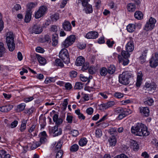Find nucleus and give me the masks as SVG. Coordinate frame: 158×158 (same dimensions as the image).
<instances>
[{
  "label": "nucleus",
  "mask_w": 158,
  "mask_h": 158,
  "mask_svg": "<svg viewBox=\"0 0 158 158\" xmlns=\"http://www.w3.org/2000/svg\"><path fill=\"white\" fill-rule=\"evenodd\" d=\"M126 51H123L121 52V55H118V59L119 63H121L124 66L127 65L129 63L128 58L130 57L129 52H132L134 48L133 40L130 38L126 46Z\"/></svg>",
  "instance_id": "1"
},
{
  "label": "nucleus",
  "mask_w": 158,
  "mask_h": 158,
  "mask_svg": "<svg viewBox=\"0 0 158 158\" xmlns=\"http://www.w3.org/2000/svg\"><path fill=\"white\" fill-rule=\"evenodd\" d=\"M131 133L134 135L140 136H147L150 134L147 127L144 124L138 123L131 128Z\"/></svg>",
  "instance_id": "2"
},
{
  "label": "nucleus",
  "mask_w": 158,
  "mask_h": 158,
  "mask_svg": "<svg viewBox=\"0 0 158 158\" xmlns=\"http://www.w3.org/2000/svg\"><path fill=\"white\" fill-rule=\"evenodd\" d=\"M116 114H118V118L121 120L131 113V111L129 109L123 108L121 107H118L114 110Z\"/></svg>",
  "instance_id": "3"
},
{
  "label": "nucleus",
  "mask_w": 158,
  "mask_h": 158,
  "mask_svg": "<svg viewBox=\"0 0 158 158\" xmlns=\"http://www.w3.org/2000/svg\"><path fill=\"white\" fill-rule=\"evenodd\" d=\"M6 42L9 50L10 51H13L15 48V44L14 35L12 32H10L7 34Z\"/></svg>",
  "instance_id": "4"
},
{
  "label": "nucleus",
  "mask_w": 158,
  "mask_h": 158,
  "mask_svg": "<svg viewBox=\"0 0 158 158\" xmlns=\"http://www.w3.org/2000/svg\"><path fill=\"white\" fill-rule=\"evenodd\" d=\"M132 76V74L127 71L123 73L119 76V81L120 83L125 85L128 84L129 79Z\"/></svg>",
  "instance_id": "5"
},
{
  "label": "nucleus",
  "mask_w": 158,
  "mask_h": 158,
  "mask_svg": "<svg viewBox=\"0 0 158 158\" xmlns=\"http://www.w3.org/2000/svg\"><path fill=\"white\" fill-rule=\"evenodd\" d=\"M59 56L64 62H65L67 64L69 62V53L66 49H62L60 52Z\"/></svg>",
  "instance_id": "6"
},
{
  "label": "nucleus",
  "mask_w": 158,
  "mask_h": 158,
  "mask_svg": "<svg viewBox=\"0 0 158 158\" xmlns=\"http://www.w3.org/2000/svg\"><path fill=\"white\" fill-rule=\"evenodd\" d=\"M156 22V19L151 17L149 21L146 23L144 28V30L147 31L152 30L155 27Z\"/></svg>",
  "instance_id": "7"
},
{
  "label": "nucleus",
  "mask_w": 158,
  "mask_h": 158,
  "mask_svg": "<svg viewBox=\"0 0 158 158\" xmlns=\"http://www.w3.org/2000/svg\"><path fill=\"white\" fill-rule=\"evenodd\" d=\"M90 0H78V2H81L82 6L86 7L85 9V12L87 14L91 13L93 12V8L91 5L88 4V2Z\"/></svg>",
  "instance_id": "8"
},
{
  "label": "nucleus",
  "mask_w": 158,
  "mask_h": 158,
  "mask_svg": "<svg viewBox=\"0 0 158 158\" xmlns=\"http://www.w3.org/2000/svg\"><path fill=\"white\" fill-rule=\"evenodd\" d=\"M75 37L71 35L68 37L62 43V45L64 48H67L71 45L75 41Z\"/></svg>",
  "instance_id": "9"
},
{
  "label": "nucleus",
  "mask_w": 158,
  "mask_h": 158,
  "mask_svg": "<svg viewBox=\"0 0 158 158\" xmlns=\"http://www.w3.org/2000/svg\"><path fill=\"white\" fill-rule=\"evenodd\" d=\"M47 8L46 6H40L38 10L35 13V18L39 19L43 16L46 12Z\"/></svg>",
  "instance_id": "10"
},
{
  "label": "nucleus",
  "mask_w": 158,
  "mask_h": 158,
  "mask_svg": "<svg viewBox=\"0 0 158 158\" xmlns=\"http://www.w3.org/2000/svg\"><path fill=\"white\" fill-rule=\"evenodd\" d=\"M150 66L152 68H155L158 65V53L155 52L150 60Z\"/></svg>",
  "instance_id": "11"
},
{
  "label": "nucleus",
  "mask_w": 158,
  "mask_h": 158,
  "mask_svg": "<svg viewBox=\"0 0 158 158\" xmlns=\"http://www.w3.org/2000/svg\"><path fill=\"white\" fill-rule=\"evenodd\" d=\"M115 104L114 101H110L101 104L99 106V109L101 110H104L113 106Z\"/></svg>",
  "instance_id": "12"
},
{
  "label": "nucleus",
  "mask_w": 158,
  "mask_h": 158,
  "mask_svg": "<svg viewBox=\"0 0 158 158\" xmlns=\"http://www.w3.org/2000/svg\"><path fill=\"white\" fill-rule=\"evenodd\" d=\"M50 132H52L53 134V136H58L62 134V130L60 128H58V126L55 125L51 130L49 131Z\"/></svg>",
  "instance_id": "13"
},
{
  "label": "nucleus",
  "mask_w": 158,
  "mask_h": 158,
  "mask_svg": "<svg viewBox=\"0 0 158 158\" xmlns=\"http://www.w3.org/2000/svg\"><path fill=\"white\" fill-rule=\"evenodd\" d=\"M140 113L144 116L147 117L149 115L150 110L147 107H141L139 108Z\"/></svg>",
  "instance_id": "14"
},
{
  "label": "nucleus",
  "mask_w": 158,
  "mask_h": 158,
  "mask_svg": "<svg viewBox=\"0 0 158 158\" xmlns=\"http://www.w3.org/2000/svg\"><path fill=\"white\" fill-rule=\"evenodd\" d=\"M98 33L95 31H91L88 32L85 37L88 39H95L98 36Z\"/></svg>",
  "instance_id": "15"
},
{
  "label": "nucleus",
  "mask_w": 158,
  "mask_h": 158,
  "mask_svg": "<svg viewBox=\"0 0 158 158\" xmlns=\"http://www.w3.org/2000/svg\"><path fill=\"white\" fill-rule=\"evenodd\" d=\"M59 115L57 114H55L53 117V120L55 123L56 125L58 126L61 124L63 122V119L60 118H59Z\"/></svg>",
  "instance_id": "16"
},
{
  "label": "nucleus",
  "mask_w": 158,
  "mask_h": 158,
  "mask_svg": "<svg viewBox=\"0 0 158 158\" xmlns=\"http://www.w3.org/2000/svg\"><path fill=\"white\" fill-rule=\"evenodd\" d=\"M43 31L41 27L39 25H34L32 27L31 30L32 33L39 34L40 33Z\"/></svg>",
  "instance_id": "17"
},
{
  "label": "nucleus",
  "mask_w": 158,
  "mask_h": 158,
  "mask_svg": "<svg viewBox=\"0 0 158 158\" xmlns=\"http://www.w3.org/2000/svg\"><path fill=\"white\" fill-rule=\"evenodd\" d=\"M62 27L64 30L66 31H70L72 29V26L70 22L66 20L63 23Z\"/></svg>",
  "instance_id": "18"
},
{
  "label": "nucleus",
  "mask_w": 158,
  "mask_h": 158,
  "mask_svg": "<svg viewBox=\"0 0 158 158\" xmlns=\"http://www.w3.org/2000/svg\"><path fill=\"white\" fill-rule=\"evenodd\" d=\"M13 108L12 105L8 104L0 107V110L3 112H6L11 110Z\"/></svg>",
  "instance_id": "19"
},
{
  "label": "nucleus",
  "mask_w": 158,
  "mask_h": 158,
  "mask_svg": "<svg viewBox=\"0 0 158 158\" xmlns=\"http://www.w3.org/2000/svg\"><path fill=\"white\" fill-rule=\"evenodd\" d=\"M85 62V58L82 56L78 57L75 62V64L77 66H82Z\"/></svg>",
  "instance_id": "20"
},
{
  "label": "nucleus",
  "mask_w": 158,
  "mask_h": 158,
  "mask_svg": "<svg viewBox=\"0 0 158 158\" xmlns=\"http://www.w3.org/2000/svg\"><path fill=\"white\" fill-rule=\"evenodd\" d=\"M6 49L5 48L3 43L0 42V57L4 56L6 53Z\"/></svg>",
  "instance_id": "21"
},
{
  "label": "nucleus",
  "mask_w": 158,
  "mask_h": 158,
  "mask_svg": "<svg viewBox=\"0 0 158 158\" xmlns=\"http://www.w3.org/2000/svg\"><path fill=\"white\" fill-rule=\"evenodd\" d=\"M39 136L40 137V141L43 144L46 141V138L47 137V135L45 131H44L41 132L39 135Z\"/></svg>",
  "instance_id": "22"
},
{
  "label": "nucleus",
  "mask_w": 158,
  "mask_h": 158,
  "mask_svg": "<svg viewBox=\"0 0 158 158\" xmlns=\"http://www.w3.org/2000/svg\"><path fill=\"white\" fill-rule=\"evenodd\" d=\"M130 147L134 150L139 149V146L137 142L134 140H131L130 141Z\"/></svg>",
  "instance_id": "23"
},
{
  "label": "nucleus",
  "mask_w": 158,
  "mask_h": 158,
  "mask_svg": "<svg viewBox=\"0 0 158 158\" xmlns=\"http://www.w3.org/2000/svg\"><path fill=\"white\" fill-rule=\"evenodd\" d=\"M127 8L129 12H132L135 11L136 6L135 4L133 3H130L127 5Z\"/></svg>",
  "instance_id": "24"
},
{
  "label": "nucleus",
  "mask_w": 158,
  "mask_h": 158,
  "mask_svg": "<svg viewBox=\"0 0 158 158\" xmlns=\"http://www.w3.org/2000/svg\"><path fill=\"white\" fill-rule=\"evenodd\" d=\"M108 141L109 142L110 146H114L117 142L115 136L114 135H112L109 138L108 140Z\"/></svg>",
  "instance_id": "25"
},
{
  "label": "nucleus",
  "mask_w": 158,
  "mask_h": 158,
  "mask_svg": "<svg viewBox=\"0 0 158 158\" xmlns=\"http://www.w3.org/2000/svg\"><path fill=\"white\" fill-rule=\"evenodd\" d=\"M144 101V103L146 105L151 106L154 102L153 99L150 97H147Z\"/></svg>",
  "instance_id": "26"
},
{
  "label": "nucleus",
  "mask_w": 158,
  "mask_h": 158,
  "mask_svg": "<svg viewBox=\"0 0 158 158\" xmlns=\"http://www.w3.org/2000/svg\"><path fill=\"white\" fill-rule=\"evenodd\" d=\"M35 56L38 61L40 64L44 65L46 64V60L44 58L41 57L38 54H36Z\"/></svg>",
  "instance_id": "27"
},
{
  "label": "nucleus",
  "mask_w": 158,
  "mask_h": 158,
  "mask_svg": "<svg viewBox=\"0 0 158 158\" xmlns=\"http://www.w3.org/2000/svg\"><path fill=\"white\" fill-rule=\"evenodd\" d=\"M31 13L32 12H30L27 10L26 11L24 19V21L26 23H28L30 21L31 17Z\"/></svg>",
  "instance_id": "28"
},
{
  "label": "nucleus",
  "mask_w": 158,
  "mask_h": 158,
  "mask_svg": "<svg viewBox=\"0 0 158 158\" xmlns=\"http://www.w3.org/2000/svg\"><path fill=\"white\" fill-rule=\"evenodd\" d=\"M136 25L134 24H130L127 26V29L129 32H132L135 30Z\"/></svg>",
  "instance_id": "29"
},
{
  "label": "nucleus",
  "mask_w": 158,
  "mask_h": 158,
  "mask_svg": "<svg viewBox=\"0 0 158 158\" xmlns=\"http://www.w3.org/2000/svg\"><path fill=\"white\" fill-rule=\"evenodd\" d=\"M58 35L57 34H54L52 35V45L55 46L57 45L58 43Z\"/></svg>",
  "instance_id": "30"
},
{
  "label": "nucleus",
  "mask_w": 158,
  "mask_h": 158,
  "mask_svg": "<svg viewBox=\"0 0 158 158\" xmlns=\"http://www.w3.org/2000/svg\"><path fill=\"white\" fill-rule=\"evenodd\" d=\"M115 70V67L113 65H111L108 67L107 71L108 73L110 74H113Z\"/></svg>",
  "instance_id": "31"
},
{
  "label": "nucleus",
  "mask_w": 158,
  "mask_h": 158,
  "mask_svg": "<svg viewBox=\"0 0 158 158\" xmlns=\"http://www.w3.org/2000/svg\"><path fill=\"white\" fill-rule=\"evenodd\" d=\"M37 5V3L36 2H30L28 3L27 5L28 8L27 10L30 12H31V9L35 7Z\"/></svg>",
  "instance_id": "32"
},
{
  "label": "nucleus",
  "mask_w": 158,
  "mask_h": 158,
  "mask_svg": "<svg viewBox=\"0 0 158 158\" xmlns=\"http://www.w3.org/2000/svg\"><path fill=\"white\" fill-rule=\"evenodd\" d=\"M134 16L136 19L139 20L143 19V15L141 12L137 11L135 13Z\"/></svg>",
  "instance_id": "33"
},
{
  "label": "nucleus",
  "mask_w": 158,
  "mask_h": 158,
  "mask_svg": "<svg viewBox=\"0 0 158 158\" xmlns=\"http://www.w3.org/2000/svg\"><path fill=\"white\" fill-rule=\"evenodd\" d=\"M75 113L78 115V117L79 119L84 120L85 118V117L84 115L80 112V110L78 109L75 110Z\"/></svg>",
  "instance_id": "34"
},
{
  "label": "nucleus",
  "mask_w": 158,
  "mask_h": 158,
  "mask_svg": "<svg viewBox=\"0 0 158 158\" xmlns=\"http://www.w3.org/2000/svg\"><path fill=\"white\" fill-rule=\"evenodd\" d=\"M100 73L101 76H105L108 73L107 69L105 67H102L100 69Z\"/></svg>",
  "instance_id": "35"
},
{
  "label": "nucleus",
  "mask_w": 158,
  "mask_h": 158,
  "mask_svg": "<svg viewBox=\"0 0 158 158\" xmlns=\"http://www.w3.org/2000/svg\"><path fill=\"white\" fill-rule=\"evenodd\" d=\"M87 142V140L86 138L81 139L79 142V144L81 146H83L86 145Z\"/></svg>",
  "instance_id": "36"
},
{
  "label": "nucleus",
  "mask_w": 158,
  "mask_h": 158,
  "mask_svg": "<svg viewBox=\"0 0 158 158\" xmlns=\"http://www.w3.org/2000/svg\"><path fill=\"white\" fill-rule=\"evenodd\" d=\"M55 64L56 66H60L61 68L63 67L64 66L62 61L59 59L55 60Z\"/></svg>",
  "instance_id": "37"
},
{
  "label": "nucleus",
  "mask_w": 158,
  "mask_h": 158,
  "mask_svg": "<svg viewBox=\"0 0 158 158\" xmlns=\"http://www.w3.org/2000/svg\"><path fill=\"white\" fill-rule=\"evenodd\" d=\"M52 21H56L59 19V14L58 13H55L51 16Z\"/></svg>",
  "instance_id": "38"
},
{
  "label": "nucleus",
  "mask_w": 158,
  "mask_h": 158,
  "mask_svg": "<svg viewBox=\"0 0 158 158\" xmlns=\"http://www.w3.org/2000/svg\"><path fill=\"white\" fill-rule=\"evenodd\" d=\"M79 149L78 145L76 144H74L71 146L70 148V151L71 152H76Z\"/></svg>",
  "instance_id": "39"
},
{
  "label": "nucleus",
  "mask_w": 158,
  "mask_h": 158,
  "mask_svg": "<svg viewBox=\"0 0 158 158\" xmlns=\"http://www.w3.org/2000/svg\"><path fill=\"white\" fill-rule=\"evenodd\" d=\"M26 106V105L25 103H21L18 106L17 108L19 111H21L24 109Z\"/></svg>",
  "instance_id": "40"
},
{
  "label": "nucleus",
  "mask_w": 158,
  "mask_h": 158,
  "mask_svg": "<svg viewBox=\"0 0 158 158\" xmlns=\"http://www.w3.org/2000/svg\"><path fill=\"white\" fill-rule=\"evenodd\" d=\"M74 88L75 89H80L83 88L82 84L81 83L77 82L75 83L74 87Z\"/></svg>",
  "instance_id": "41"
},
{
  "label": "nucleus",
  "mask_w": 158,
  "mask_h": 158,
  "mask_svg": "<svg viewBox=\"0 0 158 158\" xmlns=\"http://www.w3.org/2000/svg\"><path fill=\"white\" fill-rule=\"evenodd\" d=\"M26 124L27 121H23L22 122L20 128V130L21 132L23 131L26 129Z\"/></svg>",
  "instance_id": "42"
},
{
  "label": "nucleus",
  "mask_w": 158,
  "mask_h": 158,
  "mask_svg": "<svg viewBox=\"0 0 158 158\" xmlns=\"http://www.w3.org/2000/svg\"><path fill=\"white\" fill-rule=\"evenodd\" d=\"M77 73L76 71L72 70L69 72V76L71 78H75L77 75Z\"/></svg>",
  "instance_id": "43"
},
{
  "label": "nucleus",
  "mask_w": 158,
  "mask_h": 158,
  "mask_svg": "<svg viewBox=\"0 0 158 158\" xmlns=\"http://www.w3.org/2000/svg\"><path fill=\"white\" fill-rule=\"evenodd\" d=\"M80 77L81 80L83 82H86L87 81L88 82H89L90 81L88 77H85L83 74L80 75Z\"/></svg>",
  "instance_id": "44"
},
{
  "label": "nucleus",
  "mask_w": 158,
  "mask_h": 158,
  "mask_svg": "<svg viewBox=\"0 0 158 158\" xmlns=\"http://www.w3.org/2000/svg\"><path fill=\"white\" fill-rule=\"evenodd\" d=\"M57 151V152L56 155V158H61L63 153V151L62 150H60Z\"/></svg>",
  "instance_id": "45"
},
{
  "label": "nucleus",
  "mask_w": 158,
  "mask_h": 158,
  "mask_svg": "<svg viewBox=\"0 0 158 158\" xmlns=\"http://www.w3.org/2000/svg\"><path fill=\"white\" fill-rule=\"evenodd\" d=\"M83 66L82 68V70L84 71L87 69L89 67V63L88 62H86L84 63V64L82 65Z\"/></svg>",
  "instance_id": "46"
},
{
  "label": "nucleus",
  "mask_w": 158,
  "mask_h": 158,
  "mask_svg": "<svg viewBox=\"0 0 158 158\" xmlns=\"http://www.w3.org/2000/svg\"><path fill=\"white\" fill-rule=\"evenodd\" d=\"M114 96L116 98H120L123 97V94L120 92H115Z\"/></svg>",
  "instance_id": "47"
},
{
  "label": "nucleus",
  "mask_w": 158,
  "mask_h": 158,
  "mask_svg": "<svg viewBox=\"0 0 158 158\" xmlns=\"http://www.w3.org/2000/svg\"><path fill=\"white\" fill-rule=\"evenodd\" d=\"M66 120L67 121L68 123H72L73 120V116L71 115L67 114Z\"/></svg>",
  "instance_id": "48"
},
{
  "label": "nucleus",
  "mask_w": 158,
  "mask_h": 158,
  "mask_svg": "<svg viewBox=\"0 0 158 158\" xmlns=\"http://www.w3.org/2000/svg\"><path fill=\"white\" fill-rule=\"evenodd\" d=\"M116 129L115 127L110 128L108 130V132L110 135H114L116 132Z\"/></svg>",
  "instance_id": "49"
},
{
  "label": "nucleus",
  "mask_w": 158,
  "mask_h": 158,
  "mask_svg": "<svg viewBox=\"0 0 158 158\" xmlns=\"http://www.w3.org/2000/svg\"><path fill=\"white\" fill-rule=\"evenodd\" d=\"M95 135L97 137H100L102 135V131L100 129H97L95 131Z\"/></svg>",
  "instance_id": "50"
},
{
  "label": "nucleus",
  "mask_w": 158,
  "mask_h": 158,
  "mask_svg": "<svg viewBox=\"0 0 158 158\" xmlns=\"http://www.w3.org/2000/svg\"><path fill=\"white\" fill-rule=\"evenodd\" d=\"M4 27V23L2 19V15L0 13V31L3 29Z\"/></svg>",
  "instance_id": "51"
},
{
  "label": "nucleus",
  "mask_w": 158,
  "mask_h": 158,
  "mask_svg": "<svg viewBox=\"0 0 158 158\" xmlns=\"http://www.w3.org/2000/svg\"><path fill=\"white\" fill-rule=\"evenodd\" d=\"M61 142L60 141H59L55 147V150L56 151H58L59 149L60 150L61 148Z\"/></svg>",
  "instance_id": "52"
},
{
  "label": "nucleus",
  "mask_w": 158,
  "mask_h": 158,
  "mask_svg": "<svg viewBox=\"0 0 158 158\" xmlns=\"http://www.w3.org/2000/svg\"><path fill=\"white\" fill-rule=\"evenodd\" d=\"M106 44L109 47L111 48L113 44H114V41H111L110 40H108L106 42Z\"/></svg>",
  "instance_id": "53"
},
{
  "label": "nucleus",
  "mask_w": 158,
  "mask_h": 158,
  "mask_svg": "<svg viewBox=\"0 0 158 158\" xmlns=\"http://www.w3.org/2000/svg\"><path fill=\"white\" fill-rule=\"evenodd\" d=\"M70 134H71L73 136L76 137L78 135L79 132L77 130H73L71 131Z\"/></svg>",
  "instance_id": "54"
},
{
  "label": "nucleus",
  "mask_w": 158,
  "mask_h": 158,
  "mask_svg": "<svg viewBox=\"0 0 158 158\" xmlns=\"http://www.w3.org/2000/svg\"><path fill=\"white\" fill-rule=\"evenodd\" d=\"M81 97L84 99L85 101H88L89 100V96L88 94L82 93Z\"/></svg>",
  "instance_id": "55"
},
{
  "label": "nucleus",
  "mask_w": 158,
  "mask_h": 158,
  "mask_svg": "<svg viewBox=\"0 0 158 158\" xmlns=\"http://www.w3.org/2000/svg\"><path fill=\"white\" fill-rule=\"evenodd\" d=\"M33 99L34 98L33 96L27 97L24 98V101L26 103H27L32 101Z\"/></svg>",
  "instance_id": "56"
},
{
  "label": "nucleus",
  "mask_w": 158,
  "mask_h": 158,
  "mask_svg": "<svg viewBox=\"0 0 158 158\" xmlns=\"http://www.w3.org/2000/svg\"><path fill=\"white\" fill-rule=\"evenodd\" d=\"M94 112V109L92 107H89L86 110V113L89 115H91Z\"/></svg>",
  "instance_id": "57"
},
{
  "label": "nucleus",
  "mask_w": 158,
  "mask_h": 158,
  "mask_svg": "<svg viewBox=\"0 0 158 158\" xmlns=\"http://www.w3.org/2000/svg\"><path fill=\"white\" fill-rule=\"evenodd\" d=\"M64 87L66 90H70L72 88V86L70 83L68 82L65 84Z\"/></svg>",
  "instance_id": "58"
},
{
  "label": "nucleus",
  "mask_w": 158,
  "mask_h": 158,
  "mask_svg": "<svg viewBox=\"0 0 158 158\" xmlns=\"http://www.w3.org/2000/svg\"><path fill=\"white\" fill-rule=\"evenodd\" d=\"M34 108H31L29 109H26L25 110V113L26 114H30L32 113L33 111Z\"/></svg>",
  "instance_id": "59"
},
{
  "label": "nucleus",
  "mask_w": 158,
  "mask_h": 158,
  "mask_svg": "<svg viewBox=\"0 0 158 158\" xmlns=\"http://www.w3.org/2000/svg\"><path fill=\"white\" fill-rule=\"evenodd\" d=\"M146 57L142 55L140 56L139 57L140 63L142 64L144 63L146 61Z\"/></svg>",
  "instance_id": "60"
},
{
  "label": "nucleus",
  "mask_w": 158,
  "mask_h": 158,
  "mask_svg": "<svg viewBox=\"0 0 158 158\" xmlns=\"http://www.w3.org/2000/svg\"><path fill=\"white\" fill-rule=\"evenodd\" d=\"M50 30L51 31L56 32L58 31V27L56 25H52L51 26Z\"/></svg>",
  "instance_id": "61"
},
{
  "label": "nucleus",
  "mask_w": 158,
  "mask_h": 158,
  "mask_svg": "<svg viewBox=\"0 0 158 158\" xmlns=\"http://www.w3.org/2000/svg\"><path fill=\"white\" fill-rule=\"evenodd\" d=\"M36 51L38 52L43 53L44 52V50L43 48L40 47H38L36 48Z\"/></svg>",
  "instance_id": "62"
},
{
  "label": "nucleus",
  "mask_w": 158,
  "mask_h": 158,
  "mask_svg": "<svg viewBox=\"0 0 158 158\" xmlns=\"http://www.w3.org/2000/svg\"><path fill=\"white\" fill-rule=\"evenodd\" d=\"M18 124V122L16 120L14 121L11 124L10 127L11 128H13L16 127Z\"/></svg>",
  "instance_id": "63"
},
{
  "label": "nucleus",
  "mask_w": 158,
  "mask_h": 158,
  "mask_svg": "<svg viewBox=\"0 0 158 158\" xmlns=\"http://www.w3.org/2000/svg\"><path fill=\"white\" fill-rule=\"evenodd\" d=\"M114 158H128V157L125 155L122 154L120 155H118L115 156Z\"/></svg>",
  "instance_id": "64"
}]
</instances>
